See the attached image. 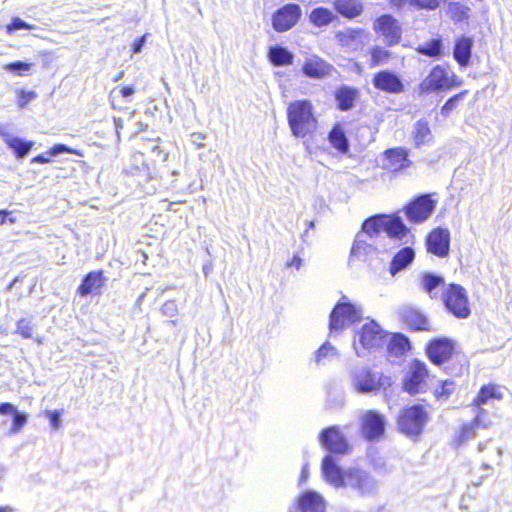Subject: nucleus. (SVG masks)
<instances>
[{
  "mask_svg": "<svg viewBox=\"0 0 512 512\" xmlns=\"http://www.w3.org/2000/svg\"><path fill=\"white\" fill-rule=\"evenodd\" d=\"M287 120L291 133L296 138L303 139L312 135L318 127L313 105L308 100L291 102L287 108Z\"/></svg>",
  "mask_w": 512,
  "mask_h": 512,
  "instance_id": "f257e3e1",
  "label": "nucleus"
},
{
  "mask_svg": "<svg viewBox=\"0 0 512 512\" xmlns=\"http://www.w3.org/2000/svg\"><path fill=\"white\" fill-rule=\"evenodd\" d=\"M386 233L390 238L403 240L409 236V229L401 218L396 215H375L364 221L361 234H366L370 240Z\"/></svg>",
  "mask_w": 512,
  "mask_h": 512,
  "instance_id": "f03ea898",
  "label": "nucleus"
},
{
  "mask_svg": "<svg viewBox=\"0 0 512 512\" xmlns=\"http://www.w3.org/2000/svg\"><path fill=\"white\" fill-rule=\"evenodd\" d=\"M388 338V333L378 323L370 321L358 330L354 337V349L358 356H363V350H372L382 347Z\"/></svg>",
  "mask_w": 512,
  "mask_h": 512,
  "instance_id": "7ed1b4c3",
  "label": "nucleus"
},
{
  "mask_svg": "<svg viewBox=\"0 0 512 512\" xmlns=\"http://www.w3.org/2000/svg\"><path fill=\"white\" fill-rule=\"evenodd\" d=\"M363 315L362 308L347 301L343 297L334 307L330 314L329 330L330 333H338L354 323L361 320Z\"/></svg>",
  "mask_w": 512,
  "mask_h": 512,
  "instance_id": "20e7f679",
  "label": "nucleus"
},
{
  "mask_svg": "<svg viewBox=\"0 0 512 512\" xmlns=\"http://www.w3.org/2000/svg\"><path fill=\"white\" fill-rule=\"evenodd\" d=\"M460 85L461 80H459L454 73L448 71L441 65H436L419 84V92L422 94L431 93L458 87Z\"/></svg>",
  "mask_w": 512,
  "mask_h": 512,
  "instance_id": "39448f33",
  "label": "nucleus"
},
{
  "mask_svg": "<svg viewBox=\"0 0 512 512\" xmlns=\"http://www.w3.org/2000/svg\"><path fill=\"white\" fill-rule=\"evenodd\" d=\"M428 419L424 406L414 405L402 411L398 418V427L407 436L420 435Z\"/></svg>",
  "mask_w": 512,
  "mask_h": 512,
  "instance_id": "423d86ee",
  "label": "nucleus"
},
{
  "mask_svg": "<svg viewBox=\"0 0 512 512\" xmlns=\"http://www.w3.org/2000/svg\"><path fill=\"white\" fill-rule=\"evenodd\" d=\"M446 308L458 318H466L470 314L466 290L457 284H450L443 294Z\"/></svg>",
  "mask_w": 512,
  "mask_h": 512,
  "instance_id": "0eeeda50",
  "label": "nucleus"
},
{
  "mask_svg": "<svg viewBox=\"0 0 512 512\" xmlns=\"http://www.w3.org/2000/svg\"><path fill=\"white\" fill-rule=\"evenodd\" d=\"M428 376L426 364L419 360H413L403 383L405 391L411 395L424 391Z\"/></svg>",
  "mask_w": 512,
  "mask_h": 512,
  "instance_id": "6e6552de",
  "label": "nucleus"
},
{
  "mask_svg": "<svg viewBox=\"0 0 512 512\" xmlns=\"http://www.w3.org/2000/svg\"><path fill=\"white\" fill-rule=\"evenodd\" d=\"M319 441L332 453L347 454L350 451V445L338 426L324 429L319 435Z\"/></svg>",
  "mask_w": 512,
  "mask_h": 512,
  "instance_id": "1a4fd4ad",
  "label": "nucleus"
},
{
  "mask_svg": "<svg viewBox=\"0 0 512 512\" xmlns=\"http://www.w3.org/2000/svg\"><path fill=\"white\" fill-rule=\"evenodd\" d=\"M436 202L430 195H422L405 207V214L410 222L421 223L426 221L434 211Z\"/></svg>",
  "mask_w": 512,
  "mask_h": 512,
  "instance_id": "9d476101",
  "label": "nucleus"
},
{
  "mask_svg": "<svg viewBox=\"0 0 512 512\" xmlns=\"http://www.w3.org/2000/svg\"><path fill=\"white\" fill-rule=\"evenodd\" d=\"M381 378L377 377L366 367L355 368L351 372V384L360 393H369L381 387Z\"/></svg>",
  "mask_w": 512,
  "mask_h": 512,
  "instance_id": "9b49d317",
  "label": "nucleus"
},
{
  "mask_svg": "<svg viewBox=\"0 0 512 512\" xmlns=\"http://www.w3.org/2000/svg\"><path fill=\"white\" fill-rule=\"evenodd\" d=\"M322 471L326 478V480H363V472L357 468H349L347 470H342L339 468L333 457L328 455L323 459L322 462Z\"/></svg>",
  "mask_w": 512,
  "mask_h": 512,
  "instance_id": "f8f14e48",
  "label": "nucleus"
},
{
  "mask_svg": "<svg viewBox=\"0 0 512 512\" xmlns=\"http://www.w3.org/2000/svg\"><path fill=\"white\" fill-rule=\"evenodd\" d=\"M361 429L363 436L369 440H375L381 437L385 429V418L383 415L369 410L361 417Z\"/></svg>",
  "mask_w": 512,
  "mask_h": 512,
  "instance_id": "ddd939ff",
  "label": "nucleus"
},
{
  "mask_svg": "<svg viewBox=\"0 0 512 512\" xmlns=\"http://www.w3.org/2000/svg\"><path fill=\"white\" fill-rule=\"evenodd\" d=\"M301 15V9L296 4H287L279 9L273 16V28L278 32H284L292 28Z\"/></svg>",
  "mask_w": 512,
  "mask_h": 512,
  "instance_id": "4468645a",
  "label": "nucleus"
},
{
  "mask_svg": "<svg viewBox=\"0 0 512 512\" xmlns=\"http://www.w3.org/2000/svg\"><path fill=\"white\" fill-rule=\"evenodd\" d=\"M333 66L318 55H307L302 65L303 74L308 78L323 79L331 75Z\"/></svg>",
  "mask_w": 512,
  "mask_h": 512,
  "instance_id": "2eb2a0df",
  "label": "nucleus"
},
{
  "mask_svg": "<svg viewBox=\"0 0 512 512\" xmlns=\"http://www.w3.org/2000/svg\"><path fill=\"white\" fill-rule=\"evenodd\" d=\"M450 232L448 229L436 228L430 232L426 239L428 252L438 256L446 257L449 253Z\"/></svg>",
  "mask_w": 512,
  "mask_h": 512,
  "instance_id": "dca6fc26",
  "label": "nucleus"
},
{
  "mask_svg": "<svg viewBox=\"0 0 512 512\" xmlns=\"http://www.w3.org/2000/svg\"><path fill=\"white\" fill-rule=\"evenodd\" d=\"M374 29L384 37L389 45L398 43L401 38L402 31L398 21L390 15L379 17L374 23Z\"/></svg>",
  "mask_w": 512,
  "mask_h": 512,
  "instance_id": "f3484780",
  "label": "nucleus"
},
{
  "mask_svg": "<svg viewBox=\"0 0 512 512\" xmlns=\"http://www.w3.org/2000/svg\"><path fill=\"white\" fill-rule=\"evenodd\" d=\"M372 83L376 89L387 93L399 94L404 91V85L400 77L389 70L376 73L373 76Z\"/></svg>",
  "mask_w": 512,
  "mask_h": 512,
  "instance_id": "a211bd4d",
  "label": "nucleus"
},
{
  "mask_svg": "<svg viewBox=\"0 0 512 512\" xmlns=\"http://www.w3.org/2000/svg\"><path fill=\"white\" fill-rule=\"evenodd\" d=\"M454 348L455 345L451 339L437 338L429 343L427 354L433 363L439 365L452 356Z\"/></svg>",
  "mask_w": 512,
  "mask_h": 512,
  "instance_id": "6ab92c4d",
  "label": "nucleus"
},
{
  "mask_svg": "<svg viewBox=\"0 0 512 512\" xmlns=\"http://www.w3.org/2000/svg\"><path fill=\"white\" fill-rule=\"evenodd\" d=\"M407 151L403 148L387 150L382 159V168L391 172H398L410 165Z\"/></svg>",
  "mask_w": 512,
  "mask_h": 512,
  "instance_id": "aec40b11",
  "label": "nucleus"
},
{
  "mask_svg": "<svg viewBox=\"0 0 512 512\" xmlns=\"http://www.w3.org/2000/svg\"><path fill=\"white\" fill-rule=\"evenodd\" d=\"M300 512H325V502L321 495L306 491L297 496L294 502Z\"/></svg>",
  "mask_w": 512,
  "mask_h": 512,
  "instance_id": "412c9836",
  "label": "nucleus"
},
{
  "mask_svg": "<svg viewBox=\"0 0 512 512\" xmlns=\"http://www.w3.org/2000/svg\"><path fill=\"white\" fill-rule=\"evenodd\" d=\"M385 344H387V354L390 362H396L410 349L409 340L402 334H388Z\"/></svg>",
  "mask_w": 512,
  "mask_h": 512,
  "instance_id": "4be33fe9",
  "label": "nucleus"
},
{
  "mask_svg": "<svg viewBox=\"0 0 512 512\" xmlns=\"http://www.w3.org/2000/svg\"><path fill=\"white\" fill-rule=\"evenodd\" d=\"M104 283L102 271H92L85 276L77 291L81 296L100 294Z\"/></svg>",
  "mask_w": 512,
  "mask_h": 512,
  "instance_id": "5701e85b",
  "label": "nucleus"
},
{
  "mask_svg": "<svg viewBox=\"0 0 512 512\" xmlns=\"http://www.w3.org/2000/svg\"><path fill=\"white\" fill-rule=\"evenodd\" d=\"M0 414L13 416L12 426L8 431L9 435L17 434L27 423V415L25 413L19 412L17 408L11 403L0 404Z\"/></svg>",
  "mask_w": 512,
  "mask_h": 512,
  "instance_id": "b1692460",
  "label": "nucleus"
},
{
  "mask_svg": "<svg viewBox=\"0 0 512 512\" xmlns=\"http://www.w3.org/2000/svg\"><path fill=\"white\" fill-rule=\"evenodd\" d=\"M375 249V240H370L366 234L358 233L351 249V255L361 259L372 255Z\"/></svg>",
  "mask_w": 512,
  "mask_h": 512,
  "instance_id": "393cba45",
  "label": "nucleus"
},
{
  "mask_svg": "<svg viewBox=\"0 0 512 512\" xmlns=\"http://www.w3.org/2000/svg\"><path fill=\"white\" fill-rule=\"evenodd\" d=\"M485 413L484 409H479L478 414L476 415L473 422L469 424L463 425L459 435L456 437L455 441L457 445H462L467 441L471 440L476 435V428L483 425L486 428L488 425L482 422V416Z\"/></svg>",
  "mask_w": 512,
  "mask_h": 512,
  "instance_id": "a878e982",
  "label": "nucleus"
},
{
  "mask_svg": "<svg viewBox=\"0 0 512 512\" xmlns=\"http://www.w3.org/2000/svg\"><path fill=\"white\" fill-rule=\"evenodd\" d=\"M473 41L467 37H461L456 41L454 48V58L460 66L466 67L469 64Z\"/></svg>",
  "mask_w": 512,
  "mask_h": 512,
  "instance_id": "bb28decb",
  "label": "nucleus"
},
{
  "mask_svg": "<svg viewBox=\"0 0 512 512\" xmlns=\"http://www.w3.org/2000/svg\"><path fill=\"white\" fill-rule=\"evenodd\" d=\"M402 318L414 330H430L428 319L415 309L408 308L403 310Z\"/></svg>",
  "mask_w": 512,
  "mask_h": 512,
  "instance_id": "cd10ccee",
  "label": "nucleus"
},
{
  "mask_svg": "<svg viewBox=\"0 0 512 512\" xmlns=\"http://www.w3.org/2000/svg\"><path fill=\"white\" fill-rule=\"evenodd\" d=\"M412 139L416 147H420L432 141L433 135L426 120L421 119L414 124Z\"/></svg>",
  "mask_w": 512,
  "mask_h": 512,
  "instance_id": "c85d7f7f",
  "label": "nucleus"
},
{
  "mask_svg": "<svg viewBox=\"0 0 512 512\" xmlns=\"http://www.w3.org/2000/svg\"><path fill=\"white\" fill-rule=\"evenodd\" d=\"M415 253L410 247L401 249L394 257L390 265V273L392 276L400 270L406 268L414 260Z\"/></svg>",
  "mask_w": 512,
  "mask_h": 512,
  "instance_id": "c756f323",
  "label": "nucleus"
},
{
  "mask_svg": "<svg viewBox=\"0 0 512 512\" xmlns=\"http://www.w3.org/2000/svg\"><path fill=\"white\" fill-rule=\"evenodd\" d=\"M335 9L343 16L353 18L362 11V5L359 0H335Z\"/></svg>",
  "mask_w": 512,
  "mask_h": 512,
  "instance_id": "7c9ffc66",
  "label": "nucleus"
},
{
  "mask_svg": "<svg viewBox=\"0 0 512 512\" xmlns=\"http://www.w3.org/2000/svg\"><path fill=\"white\" fill-rule=\"evenodd\" d=\"M60 153H70L78 156H83V153L79 150L72 149L64 144H56L49 149L45 154L38 155L32 159V163H49L50 157L57 156Z\"/></svg>",
  "mask_w": 512,
  "mask_h": 512,
  "instance_id": "2f4dec72",
  "label": "nucleus"
},
{
  "mask_svg": "<svg viewBox=\"0 0 512 512\" xmlns=\"http://www.w3.org/2000/svg\"><path fill=\"white\" fill-rule=\"evenodd\" d=\"M269 60L275 66L290 65L293 62V54L283 47H271L269 50Z\"/></svg>",
  "mask_w": 512,
  "mask_h": 512,
  "instance_id": "473e14b6",
  "label": "nucleus"
},
{
  "mask_svg": "<svg viewBox=\"0 0 512 512\" xmlns=\"http://www.w3.org/2000/svg\"><path fill=\"white\" fill-rule=\"evenodd\" d=\"M329 142L341 153H347L349 150L348 140L340 125H335L329 133Z\"/></svg>",
  "mask_w": 512,
  "mask_h": 512,
  "instance_id": "72a5a7b5",
  "label": "nucleus"
},
{
  "mask_svg": "<svg viewBox=\"0 0 512 512\" xmlns=\"http://www.w3.org/2000/svg\"><path fill=\"white\" fill-rule=\"evenodd\" d=\"M442 277L426 273L422 276L421 286L430 295L431 298L438 296V288L443 285Z\"/></svg>",
  "mask_w": 512,
  "mask_h": 512,
  "instance_id": "f704fd0d",
  "label": "nucleus"
},
{
  "mask_svg": "<svg viewBox=\"0 0 512 512\" xmlns=\"http://www.w3.org/2000/svg\"><path fill=\"white\" fill-rule=\"evenodd\" d=\"M309 18L314 25L322 27L330 24L336 16L329 9L319 7L311 11Z\"/></svg>",
  "mask_w": 512,
  "mask_h": 512,
  "instance_id": "c9c22d12",
  "label": "nucleus"
},
{
  "mask_svg": "<svg viewBox=\"0 0 512 512\" xmlns=\"http://www.w3.org/2000/svg\"><path fill=\"white\" fill-rule=\"evenodd\" d=\"M6 145L15 152L17 157L23 158L29 153L34 145V142L24 141L19 137L12 136L11 138H8Z\"/></svg>",
  "mask_w": 512,
  "mask_h": 512,
  "instance_id": "e433bc0d",
  "label": "nucleus"
},
{
  "mask_svg": "<svg viewBox=\"0 0 512 512\" xmlns=\"http://www.w3.org/2000/svg\"><path fill=\"white\" fill-rule=\"evenodd\" d=\"M502 395L494 385L483 386L474 400L477 407L486 404L490 399H501Z\"/></svg>",
  "mask_w": 512,
  "mask_h": 512,
  "instance_id": "4c0bfd02",
  "label": "nucleus"
},
{
  "mask_svg": "<svg viewBox=\"0 0 512 512\" xmlns=\"http://www.w3.org/2000/svg\"><path fill=\"white\" fill-rule=\"evenodd\" d=\"M337 356V350L329 342H325L316 352L314 360L317 364H322L333 360Z\"/></svg>",
  "mask_w": 512,
  "mask_h": 512,
  "instance_id": "58836bf2",
  "label": "nucleus"
},
{
  "mask_svg": "<svg viewBox=\"0 0 512 512\" xmlns=\"http://www.w3.org/2000/svg\"><path fill=\"white\" fill-rule=\"evenodd\" d=\"M336 99L340 109L348 110L353 106L355 91L349 88H341L336 92Z\"/></svg>",
  "mask_w": 512,
  "mask_h": 512,
  "instance_id": "ea45409f",
  "label": "nucleus"
},
{
  "mask_svg": "<svg viewBox=\"0 0 512 512\" xmlns=\"http://www.w3.org/2000/svg\"><path fill=\"white\" fill-rule=\"evenodd\" d=\"M442 49V43L440 39H434L429 42L419 45L417 51L429 57H435L440 55Z\"/></svg>",
  "mask_w": 512,
  "mask_h": 512,
  "instance_id": "a19ab883",
  "label": "nucleus"
},
{
  "mask_svg": "<svg viewBox=\"0 0 512 512\" xmlns=\"http://www.w3.org/2000/svg\"><path fill=\"white\" fill-rule=\"evenodd\" d=\"M34 331V324L32 321L28 320L27 318H21L18 320L16 324V330L15 333L19 334L21 337L25 339L32 338Z\"/></svg>",
  "mask_w": 512,
  "mask_h": 512,
  "instance_id": "79ce46f5",
  "label": "nucleus"
},
{
  "mask_svg": "<svg viewBox=\"0 0 512 512\" xmlns=\"http://www.w3.org/2000/svg\"><path fill=\"white\" fill-rule=\"evenodd\" d=\"M390 57V53L381 47H374L371 50V67H377L378 65L385 63Z\"/></svg>",
  "mask_w": 512,
  "mask_h": 512,
  "instance_id": "37998d69",
  "label": "nucleus"
},
{
  "mask_svg": "<svg viewBox=\"0 0 512 512\" xmlns=\"http://www.w3.org/2000/svg\"><path fill=\"white\" fill-rule=\"evenodd\" d=\"M15 93L17 94L18 100V106L20 108H24L29 104L31 101L37 98V93L35 91H26L24 89H16Z\"/></svg>",
  "mask_w": 512,
  "mask_h": 512,
  "instance_id": "c03bdc74",
  "label": "nucleus"
},
{
  "mask_svg": "<svg viewBox=\"0 0 512 512\" xmlns=\"http://www.w3.org/2000/svg\"><path fill=\"white\" fill-rule=\"evenodd\" d=\"M32 66H33L32 63L17 61V62H13V63H9V64L5 65L4 69L9 72H15L18 75L22 76L25 73H27L31 69Z\"/></svg>",
  "mask_w": 512,
  "mask_h": 512,
  "instance_id": "a18cd8bd",
  "label": "nucleus"
},
{
  "mask_svg": "<svg viewBox=\"0 0 512 512\" xmlns=\"http://www.w3.org/2000/svg\"><path fill=\"white\" fill-rule=\"evenodd\" d=\"M467 91H462L459 94L454 95L451 97L442 107L441 114L445 117L448 116L457 106L458 102L463 99Z\"/></svg>",
  "mask_w": 512,
  "mask_h": 512,
  "instance_id": "49530a36",
  "label": "nucleus"
},
{
  "mask_svg": "<svg viewBox=\"0 0 512 512\" xmlns=\"http://www.w3.org/2000/svg\"><path fill=\"white\" fill-rule=\"evenodd\" d=\"M454 390V383L451 381H444L440 388L435 390V396L439 400H446Z\"/></svg>",
  "mask_w": 512,
  "mask_h": 512,
  "instance_id": "de8ad7c7",
  "label": "nucleus"
},
{
  "mask_svg": "<svg viewBox=\"0 0 512 512\" xmlns=\"http://www.w3.org/2000/svg\"><path fill=\"white\" fill-rule=\"evenodd\" d=\"M19 29L32 30V29H34V26L26 23L25 21H23L22 19H20L18 17L13 18L11 24H9L7 26L8 33H11L13 31L19 30Z\"/></svg>",
  "mask_w": 512,
  "mask_h": 512,
  "instance_id": "09e8293b",
  "label": "nucleus"
},
{
  "mask_svg": "<svg viewBox=\"0 0 512 512\" xmlns=\"http://www.w3.org/2000/svg\"><path fill=\"white\" fill-rule=\"evenodd\" d=\"M410 4L418 8L434 10L439 6V0H410Z\"/></svg>",
  "mask_w": 512,
  "mask_h": 512,
  "instance_id": "8fccbe9b",
  "label": "nucleus"
},
{
  "mask_svg": "<svg viewBox=\"0 0 512 512\" xmlns=\"http://www.w3.org/2000/svg\"><path fill=\"white\" fill-rule=\"evenodd\" d=\"M46 413L49 416L51 426L54 429H58L61 424V420H60L61 412L58 410H55V411H47Z\"/></svg>",
  "mask_w": 512,
  "mask_h": 512,
  "instance_id": "3c124183",
  "label": "nucleus"
},
{
  "mask_svg": "<svg viewBox=\"0 0 512 512\" xmlns=\"http://www.w3.org/2000/svg\"><path fill=\"white\" fill-rule=\"evenodd\" d=\"M206 139V136L202 133H192L190 135V140H191V143L193 145H195V147L197 149H200L202 148L203 146V141Z\"/></svg>",
  "mask_w": 512,
  "mask_h": 512,
  "instance_id": "603ef678",
  "label": "nucleus"
},
{
  "mask_svg": "<svg viewBox=\"0 0 512 512\" xmlns=\"http://www.w3.org/2000/svg\"><path fill=\"white\" fill-rule=\"evenodd\" d=\"M147 36H148V34H144L142 37H140L133 43V45H132L133 53L138 54L142 51V47L146 42Z\"/></svg>",
  "mask_w": 512,
  "mask_h": 512,
  "instance_id": "864d4df0",
  "label": "nucleus"
},
{
  "mask_svg": "<svg viewBox=\"0 0 512 512\" xmlns=\"http://www.w3.org/2000/svg\"><path fill=\"white\" fill-rule=\"evenodd\" d=\"M288 267H295L297 270L302 266V259L299 256H294L287 262Z\"/></svg>",
  "mask_w": 512,
  "mask_h": 512,
  "instance_id": "5fc2aeb1",
  "label": "nucleus"
},
{
  "mask_svg": "<svg viewBox=\"0 0 512 512\" xmlns=\"http://www.w3.org/2000/svg\"><path fill=\"white\" fill-rule=\"evenodd\" d=\"M0 136L3 141L6 143L8 138H11L13 135L7 132L6 127L3 124H0Z\"/></svg>",
  "mask_w": 512,
  "mask_h": 512,
  "instance_id": "6e6d98bb",
  "label": "nucleus"
},
{
  "mask_svg": "<svg viewBox=\"0 0 512 512\" xmlns=\"http://www.w3.org/2000/svg\"><path fill=\"white\" fill-rule=\"evenodd\" d=\"M121 94L123 97H129L134 94V88L133 87H124L121 89Z\"/></svg>",
  "mask_w": 512,
  "mask_h": 512,
  "instance_id": "4d7b16f0",
  "label": "nucleus"
},
{
  "mask_svg": "<svg viewBox=\"0 0 512 512\" xmlns=\"http://www.w3.org/2000/svg\"><path fill=\"white\" fill-rule=\"evenodd\" d=\"M10 214H11V212H9L7 210L0 211V220H1L2 225L6 223V216L10 215Z\"/></svg>",
  "mask_w": 512,
  "mask_h": 512,
  "instance_id": "13d9d810",
  "label": "nucleus"
},
{
  "mask_svg": "<svg viewBox=\"0 0 512 512\" xmlns=\"http://www.w3.org/2000/svg\"><path fill=\"white\" fill-rule=\"evenodd\" d=\"M0 512H12V509L6 506H0Z\"/></svg>",
  "mask_w": 512,
  "mask_h": 512,
  "instance_id": "bf43d9fd",
  "label": "nucleus"
},
{
  "mask_svg": "<svg viewBox=\"0 0 512 512\" xmlns=\"http://www.w3.org/2000/svg\"><path fill=\"white\" fill-rule=\"evenodd\" d=\"M494 453L496 454V457L499 458L501 456V450L498 449V448H495L494 450Z\"/></svg>",
  "mask_w": 512,
  "mask_h": 512,
  "instance_id": "052dcab7",
  "label": "nucleus"
},
{
  "mask_svg": "<svg viewBox=\"0 0 512 512\" xmlns=\"http://www.w3.org/2000/svg\"><path fill=\"white\" fill-rule=\"evenodd\" d=\"M394 5H401L404 0H391Z\"/></svg>",
  "mask_w": 512,
  "mask_h": 512,
  "instance_id": "680f3d73",
  "label": "nucleus"
},
{
  "mask_svg": "<svg viewBox=\"0 0 512 512\" xmlns=\"http://www.w3.org/2000/svg\"><path fill=\"white\" fill-rule=\"evenodd\" d=\"M6 221H8L10 224H14L16 222V218H6Z\"/></svg>",
  "mask_w": 512,
  "mask_h": 512,
  "instance_id": "e2e57ef3",
  "label": "nucleus"
},
{
  "mask_svg": "<svg viewBox=\"0 0 512 512\" xmlns=\"http://www.w3.org/2000/svg\"><path fill=\"white\" fill-rule=\"evenodd\" d=\"M346 33H347V34H349V36H350V37H354V35H353V34H354L355 32H354V31H347Z\"/></svg>",
  "mask_w": 512,
  "mask_h": 512,
  "instance_id": "0e129e2a",
  "label": "nucleus"
},
{
  "mask_svg": "<svg viewBox=\"0 0 512 512\" xmlns=\"http://www.w3.org/2000/svg\"><path fill=\"white\" fill-rule=\"evenodd\" d=\"M335 483H336V486H339L340 484H343L344 482L340 481V482H335Z\"/></svg>",
  "mask_w": 512,
  "mask_h": 512,
  "instance_id": "69168bd1",
  "label": "nucleus"
},
{
  "mask_svg": "<svg viewBox=\"0 0 512 512\" xmlns=\"http://www.w3.org/2000/svg\"><path fill=\"white\" fill-rule=\"evenodd\" d=\"M314 226L313 222L309 223V228H312Z\"/></svg>",
  "mask_w": 512,
  "mask_h": 512,
  "instance_id": "338daca9",
  "label": "nucleus"
},
{
  "mask_svg": "<svg viewBox=\"0 0 512 512\" xmlns=\"http://www.w3.org/2000/svg\"><path fill=\"white\" fill-rule=\"evenodd\" d=\"M479 450L482 451L483 450V447L481 444H479Z\"/></svg>",
  "mask_w": 512,
  "mask_h": 512,
  "instance_id": "774afa93",
  "label": "nucleus"
}]
</instances>
